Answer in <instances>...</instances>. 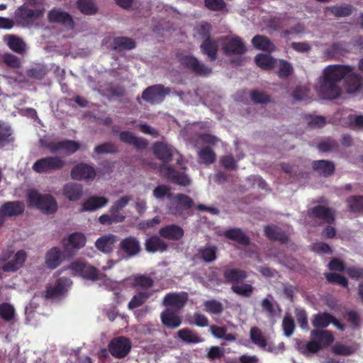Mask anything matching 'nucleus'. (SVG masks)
I'll return each mask as SVG.
<instances>
[{"label": "nucleus", "mask_w": 363, "mask_h": 363, "mask_svg": "<svg viewBox=\"0 0 363 363\" xmlns=\"http://www.w3.org/2000/svg\"><path fill=\"white\" fill-rule=\"evenodd\" d=\"M27 197L30 206L35 207L43 213L51 214L57 211V201L50 194L42 195L36 190L32 189L28 192Z\"/></svg>", "instance_id": "obj_1"}, {"label": "nucleus", "mask_w": 363, "mask_h": 363, "mask_svg": "<svg viewBox=\"0 0 363 363\" xmlns=\"http://www.w3.org/2000/svg\"><path fill=\"white\" fill-rule=\"evenodd\" d=\"M264 232L266 237L272 241H278L282 244H286L289 242V235L276 225H266Z\"/></svg>", "instance_id": "obj_23"}, {"label": "nucleus", "mask_w": 363, "mask_h": 363, "mask_svg": "<svg viewBox=\"0 0 363 363\" xmlns=\"http://www.w3.org/2000/svg\"><path fill=\"white\" fill-rule=\"evenodd\" d=\"M199 159L206 165L211 164L216 160V152L208 146L203 147L198 153Z\"/></svg>", "instance_id": "obj_51"}, {"label": "nucleus", "mask_w": 363, "mask_h": 363, "mask_svg": "<svg viewBox=\"0 0 363 363\" xmlns=\"http://www.w3.org/2000/svg\"><path fill=\"white\" fill-rule=\"evenodd\" d=\"M242 284L239 285H235L233 284L231 286V290L236 294L238 296L245 297V298H249L252 296L253 291H254V287L247 283H242Z\"/></svg>", "instance_id": "obj_52"}, {"label": "nucleus", "mask_w": 363, "mask_h": 363, "mask_svg": "<svg viewBox=\"0 0 363 363\" xmlns=\"http://www.w3.org/2000/svg\"><path fill=\"white\" fill-rule=\"evenodd\" d=\"M108 348L110 354L113 357L122 359L129 354L132 348V344L128 337L119 336L113 338L110 341Z\"/></svg>", "instance_id": "obj_7"}, {"label": "nucleus", "mask_w": 363, "mask_h": 363, "mask_svg": "<svg viewBox=\"0 0 363 363\" xmlns=\"http://www.w3.org/2000/svg\"><path fill=\"white\" fill-rule=\"evenodd\" d=\"M162 325L168 329H176L182 323V318L172 308H166L160 314Z\"/></svg>", "instance_id": "obj_20"}, {"label": "nucleus", "mask_w": 363, "mask_h": 363, "mask_svg": "<svg viewBox=\"0 0 363 363\" xmlns=\"http://www.w3.org/2000/svg\"><path fill=\"white\" fill-rule=\"evenodd\" d=\"M124 215H118L113 213L103 214L99 218V222L102 225H111L113 223H122L125 220Z\"/></svg>", "instance_id": "obj_58"}, {"label": "nucleus", "mask_w": 363, "mask_h": 363, "mask_svg": "<svg viewBox=\"0 0 363 363\" xmlns=\"http://www.w3.org/2000/svg\"><path fill=\"white\" fill-rule=\"evenodd\" d=\"M201 52L206 55L211 62H213L218 58V42L212 38H206L200 45Z\"/></svg>", "instance_id": "obj_24"}, {"label": "nucleus", "mask_w": 363, "mask_h": 363, "mask_svg": "<svg viewBox=\"0 0 363 363\" xmlns=\"http://www.w3.org/2000/svg\"><path fill=\"white\" fill-rule=\"evenodd\" d=\"M116 242V236L113 234H108L99 238L95 245L99 250L107 254L112 252Z\"/></svg>", "instance_id": "obj_35"}, {"label": "nucleus", "mask_w": 363, "mask_h": 363, "mask_svg": "<svg viewBox=\"0 0 363 363\" xmlns=\"http://www.w3.org/2000/svg\"><path fill=\"white\" fill-rule=\"evenodd\" d=\"M12 130L9 125L0 122V147H4L13 140Z\"/></svg>", "instance_id": "obj_54"}, {"label": "nucleus", "mask_w": 363, "mask_h": 363, "mask_svg": "<svg viewBox=\"0 0 363 363\" xmlns=\"http://www.w3.org/2000/svg\"><path fill=\"white\" fill-rule=\"evenodd\" d=\"M118 248L127 257H133L138 255L142 250L139 240L132 235L122 239L119 243Z\"/></svg>", "instance_id": "obj_14"}, {"label": "nucleus", "mask_w": 363, "mask_h": 363, "mask_svg": "<svg viewBox=\"0 0 363 363\" xmlns=\"http://www.w3.org/2000/svg\"><path fill=\"white\" fill-rule=\"evenodd\" d=\"M256 65L263 70H272L277 60L268 54H257L255 58Z\"/></svg>", "instance_id": "obj_46"}, {"label": "nucleus", "mask_w": 363, "mask_h": 363, "mask_svg": "<svg viewBox=\"0 0 363 363\" xmlns=\"http://www.w3.org/2000/svg\"><path fill=\"white\" fill-rule=\"evenodd\" d=\"M48 21L50 23L62 24L70 29H74V21L72 16L66 11H60L58 9H52L48 15Z\"/></svg>", "instance_id": "obj_18"}, {"label": "nucleus", "mask_w": 363, "mask_h": 363, "mask_svg": "<svg viewBox=\"0 0 363 363\" xmlns=\"http://www.w3.org/2000/svg\"><path fill=\"white\" fill-rule=\"evenodd\" d=\"M223 50L226 55H242L247 50L242 39L238 36H234L226 38L223 45Z\"/></svg>", "instance_id": "obj_17"}, {"label": "nucleus", "mask_w": 363, "mask_h": 363, "mask_svg": "<svg viewBox=\"0 0 363 363\" xmlns=\"http://www.w3.org/2000/svg\"><path fill=\"white\" fill-rule=\"evenodd\" d=\"M223 276L225 282L232 284L233 286L243 282L247 277V273L243 269L225 267L223 269Z\"/></svg>", "instance_id": "obj_19"}, {"label": "nucleus", "mask_w": 363, "mask_h": 363, "mask_svg": "<svg viewBox=\"0 0 363 363\" xmlns=\"http://www.w3.org/2000/svg\"><path fill=\"white\" fill-rule=\"evenodd\" d=\"M15 316V309L9 303L0 304V318L6 322H11Z\"/></svg>", "instance_id": "obj_55"}, {"label": "nucleus", "mask_w": 363, "mask_h": 363, "mask_svg": "<svg viewBox=\"0 0 363 363\" xmlns=\"http://www.w3.org/2000/svg\"><path fill=\"white\" fill-rule=\"evenodd\" d=\"M179 61L183 67L188 69L196 76L206 77L213 72L211 67L201 62L193 55H184L180 57Z\"/></svg>", "instance_id": "obj_6"}, {"label": "nucleus", "mask_w": 363, "mask_h": 363, "mask_svg": "<svg viewBox=\"0 0 363 363\" xmlns=\"http://www.w3.org/2000/svg\"><path fill=\"white\" fill-rule=\"evenodd\" d=\"M172 199L169 211L172 214L175 216L189 214V211L194 206V200L184 194H177L173 196Z\"/></svg>", "instance_id": "obj_4"}, {"label": "nucleus", "mask_w": 363, "mask_h": 363, "mask_svg": "<svg viewBox=\"0 0 363 363\" xmlns=\"http://www.w3.org/2000/svg\"><path fill=\"white\" fill-rule=\"evenodd\" d=\"M159 235L163 238L177 241L184 237V232L180 226L171 224L161 228L159 230Z\"/></svg>", "instance_id": "obj_27"}, {"label": "nucleus", "mask_w": 363, "mask_h": 363, "mask_svg": "<svg viewBox=\"0 0 363 363\" xmlns=\"http://www.w3.org/2000/svg\"><path fill=\"white\" fill-rule=\"evenodd\" d=\"M188 301L186 292L169 293L165 295L163 299V305L172 307L174 311H179L184 307Z\"/></svg>", "instance_id": "obj_16"}, {"label": "nucleus", "mask_w": 363, "mask_h": 363, "mask_svg": "<svg viewBox=\"0 0 363 363\" xmlns=\"http://www.w3.org/2000/svg\"><path fill=\"white\" fill-rule=\"evenodd\" d=\"M4 40L7 43L9 48L13 52L19 54L25 52L26 44L21 38L10 34L4 36Z\"/></svg>", "instance_id": "obj_41"}, {"label": "nucleus", "mask_w": 363, "mask_h": 363, "mask_svg": "<svg viewBox=\"0 0 363 363\" xmlns=\"http://www.w3.org/2000/svg\"><path fill=\"white\" fill-rule=\"evenodd\" d=\"M332 352L336 355L348 356L355 352V348L352 346L337 342L332 347Z\"/></svg>", "instance_id": "obj_63"}, {"label": "nucleus", "mask_w": 363, "mask_h": 363, "mask_svg": "<svg viewBox=\"0 0 363 363\" xmlns=\"http://www.w3.org/2000/svg\"><path fill=\"white\" fill-rule=\"evenodd\" d=\"M135 47V41L129 37H116L113 40V50H128L134 49Z\"/></svg>", "instance_id": "obj_39"}, {"label": "nucleus", "mask_w": 363, "mask_h": 363, "mask_svg": "<svg viewBox=\"0 0 363 363\" xmlns=\"http://www.w3.org/2000/svg\"><path fill=\"white\" fill-rule=\"evenodd\" d=\"M77 7L84 15L93 16L98 12V6L94 0H77Z\"/></svg>", "instance_id": "obj_45"}, {"label": "nucleus", "mask_w": 363, "mask_h": 363, "mask_svg": "<svg viewBox=\"0 0 363 363\" xmlns=\"http://www.w3.org/2000/svg\"><path fill=\"white\" fill-rule=\"evenodd\" d=\"M133 284L135 286H140L143 291H146L153 286L154 281L150 277L144 274H138L134 277Z\"/></svg>", "instance_id": "obj_57"}, {"label": "nucleus", "mask_w": 363, "mask_h": 363, "mask_svg": "<svg viewBox=\"0 0 363 363\" xmlns=\"http://www.w3.org/2000/svg\"><path fill=\"white\" fill-rule=\"evenodd\" d=\"M253 46L260 50L272 52L274 50V45L264 35H257L252 39Z\"/></svg>", "instance_id": "obj_44"}, {"label": "nucleus", "mask_w": 363, "mask_h": 363, "mask_svg": "<svg viewBox=\"0 0 363 363\" xmlns=\"http://www.w3.org/2000/svg\"><path fill=\"white\" fill-rule=\"evenodd\" d=\"M335 170V166L333 162L319 160V175L325 177L333 175Z\"/></svg>", "instance_id": "obj_56"}, {"label": "nucleus", "mask_w": 363, "mask_h": 363, "mask_svg": "<svg viewBox=\"0 0 363 363\" xmlns=\"http://www.w3.org/2000/svg\"><path fill=\"white\" fill-rule=\"evenodd\" d=\"M345 82L346 91L349 94L357 93L363 87L362 77L353 71L347 76Z\"/></svg>", "instance_id": "obj_30"}, {"label": "nucleus", "mask_w": 363, "mask_h": 363, "mask_svg": "<svg viewBox=\"0 0 363 363\" xmlns=\"http://www.w3.org/2000/svg\"><path fill=\"white\" fill-rule=\"evenodd\" d=\"M223 235L226 238L235 241L244 246H247L250 243V238L246 235L240 228H235L226 230L223 233Z\"/></svg>", "instance_id": "obj_33"}, {"label": "nucleus", "mask_w": 363, "mask_h": 363, "mask_svg": "<svg viewBox=\"0 0 363 363\" xmlns=\"http://www.w3.org/2000/svg\"><path fill=\"white\" fill-rule=\"evenodd\" d=\"M346 202L350 212H363V196H351L347 198Z\"/></svg>", "instance_id": "obj_49"}, {"label": "nucleus", "mask_w": 363, "mask_h": 363, "mask_svg": "<svg viewBox=\"0 0 363 363\" xmlns=\"http://www.w3.org/2000/svg\"><path fill=\"white\" fill-rule=\"evenodd\" d=\"M218 248L216 245L206 244L198 250L197 256L206 263H211L217 259Z\"/></svg>", "instance_id": "obj_36"}, {"label": "nucleus", "mask_w": 363, "mask_h": 363, "mask_svg": "<svg viewBox=\"0 0 363 363\" xmlns=\"http://www.w3.org/2000/svg\"><path fill=\"white\" fill-rule=\"evenodd\" d=\"M0 207L6 217H13L21 215L25 210L23 203L19 201H6Z\"/></svg>", "instance_id": "obj_31"}, {"label": "nucleus", "mask_w": 363, "mask_h": 363, "mask_svg": "<svg viewBox=\"0 0 363 363\" xmlns=\"http://www.w3.org/2000/svg\"><path fill=\"white\" fill-rule=\"evenodd\" d=\"M160 172L162 177L173 184L183 186H187L190 184L191 181L185 173L180 172L171 166L161 165Z\"/></svg>", "instance_id": "obj_11"}, {"label": "nucleus", "mask_w": 363, "mask_h": 363, "mask_svg": "<svg viewBox=\"0 0 363 363\" xmlns=\"http://www.w3.org/2000/svg\"><path fill=\"white\" fill-rule=\"evenodd\" d=\"M64 196L69 201H78L82 196V186L77 183H67L62 189Z\"/></svg>", "instance_id": "obj_34"}, {"label": "nucleus", "mask_w": 363, "mask_h": 363, "mask_svg": "<svg viewBox=\"0 0 363 363\" xmlns=\"http://www.w3.org/2000/svg\"><path fill=\"white\" fill-rule=\"evenodd\" d=\"M167 244L159 236L154 235L147 238L145 242V249L150 253L164 252L167 250Z\"/></svg>", "instance_id": "obj_29"}, {"label": "nucleus", "mask_w": 363, "mask_h": 363, "mask_svg": "<svg viewBox=\"0 0 363 363\" xmlns=\"http://www.w3.org/2000/svg\"><path fill=\"white\" fill-rule=\"evenodd\" d=\"M152 293L147 291H140L131 298L128 304V308L130 310L135 309L143 304L150 297Z\"/></svg>", "instance_id": "obj_48"}, {"label": "nucleus", "mask_w": 363, "mask_h": 363, "mask_svg": "<svg viewBox=\"0 0 363 363\" xmlns=\"http://www.w3.org/2000/svg\"><path fill=\"white\" fill-rule=\"evenodd\" d=\"M26 252L23 250H18L14 255L12 260L4 265L5 271H16L24 264L26 259Z\"/></svg>", "instance_id": "obj_42"}, {"label": "nucleus", "mask_w": 363, "mask_h": 363, "mask_svg": "<svg viewBox=\"0 0 363 363\" xmlns=\"http://www.w3.org/2000/svg\"><path fill=\"white\" fill-rule=\"evenodd\" d=\"M177 336L183 342L186 343H199L202 338L194 331L189 328H183L177 332Z\"/></svg>", "instance_id": "obj_47"}, {"label": "nucleus", "mask_w": 363, "mask_h": 363, "mask_svg": "<svg viewBox=\"0 0 363 363\" xmlns=\"http://www.w3.org/2000/svg\"><path fill=\"white\" fill-rule=\"evenodd\" d=\"M44 9H32L23 4L18 7L14 12V21L16 25L22 27H29L35 21L43 16Z\"/></svg>", "instance_id": "obj_2"}, {"label": "nucleus", "mask_w": 363, "mask_h": 363, "mask_svg": "<svg viewBox=\"0 0 363 363\" xmlns=\"http://www.w3.org/2000/svg\"><path fill=\"white\" fill-rule=\"evenodd\" d=\"M95 169L86 163H79L71 170L70 176L74 180H93L96 177Z\"/></svg>", "instance_id": "obj_15"}, {"label": "nucleus", "mask_w": 363, "mask_h": 363, "mask_svg": "<svg viewBox=\"0 0 363 363\" xmlns=\"http://www.w3.org/2000/svg\"><path fill=\"white\" fill-rule=\"evenodd\" d=\"M312 324L314 327L311 332L313 340L308 342L301 340H296L297 350L305 355H310L318 352V314L313 315Z\"/></svg>", "instance_id": "obj_8"}, {"label": "nucleus", "mask_w": 363, "mask_h": 363, "mask_svg": "<svg viewBox=\"0 0 363 363\" xmlns=\"http://www.w3.org/2000/svg\"><path fill=\"white\" fill-rule=\"evenodd\" d=\"M45 147L52 154L60 150H63L67 155H70L79 149L80 145L74 140H64L58 142L48 143Z\"/></svg>", "instance_id": "obj_13"}, {"label": "nucleus", "mask_w": 363, "mask_h": 363, "mask_svg": "<svg viewBox=\"0 0 363 363\" xmlns=\"http://www.w3.org/2000/svg\"><path fill=\"white\" fill-rule=\"evenodd\" d=\"M336 212L335 210L319 205V220L326 224L331 225L335 220Z\"/></svg>", "instance_id": "obj_50"}, {"label": "nucleus", "mask_w": 363, "mask_h": 363, "mask_svg": "<svg viewBox=\"0 0 363 363\" xmlns=\"http://www.w3.org/2000/svg\"><path fill=\"white\" fill-rule=\"evenodd\" d=\"M330 323H333L338 330L344 331L345 325L341 323L337 318L329 313H319V328H324L328 327Z\"/></svg>", "instance_id": "obj_40"}, {"label": "nucleus", "mask_w": 363, "mask_h": 363, "mask_svg": "<svg viewBox=\"0 0 363 363\" xmlns=\"http://www.w3.org/2000/svg\"><path fill=\"white\" fill-rule=\"evenodd\" d=\"M354 70V67L350 65H333L328 66L323 71L324 78L328 81H333L337 83Z\"/></svg>", "instance_id": "obj_12"}, {"label": "nucleus", "mask_w": 363, "mask_h": 363, "mask_svg": "<svg viewBox=\"0 0 363 363\" xmlns=\"http://www.w3.org/2000/svg\"><path fill=\"white\" fill-rule=\"evenodd\" d=\"M250 99L255 104H266L270 101L271 97L263 91L252 90L250 92Z\"/></svg>", "instance_id": "obj_62"}, {"label": "nucleus", "mask_w": 363, "mask_h": 363, "mask_svg": "<svg viewBox=\"0 0 363 363\" xmlns=\"http://www.w3.org/2000/svg\"><path fill=\"white\" fill-rule=\"evenodd\" d=\"M48 69L46 66L38 65L27 70V75L33 79L41 80L48 74Z\"/></svg>", "instance_id": "obj_59"}, {"label": "nucleus", "mask_w": 363, "mask_h": 363, "mask_svg": "<svg viewBox=\"0 0 363 363\" xmlns=\"http://www.w3.org/2000/svg\"><path fill=\"white\" fill-rule=\"evenodd\" d=\"M169 94V88H165L162 84H155L148 86L143 91L142 99L151 104H159Z\"/></svg>", "instance_id": "obj_10"}, {"label": "nucleus", "mask_w": 363, "mask_h": 363, "mask_svg": "<svg viewBox=\"0 0 363 363\" xmlns=\"http://www.w3.org/2000/svg\"><path fill=\"white\" fill-rule=\"evenodd\" d=\"M108 203V199L104 196H92L82 203L80 212L94 211L105 206Z\"/></svg>", "instance_id": "obj_25"}, {"label": "nucleus", "mask_w": 363, "mask_h": 363, "mask_svg": "<svg viewBox=\"0 0 363 363\" xmlns=\"http://www.w3.org/2000/svg\"><path fill=\"white\" fill-rule=\"evenodd\" d=\"M155 155L162 160L164 164L172 161L173 157V147L164 142H155L152 146Z\"/></svg>", "instance_id": "obj_22"}, {"label": "nucleus", "mask_w": 363, "mask_h": 363, "mask_svg": "<svg viewBox=\"0 0 363 363\" xmlns=\"http://www.w3.org/2000/svg\"><path fill=\"white\" fill-rule=\"evenodd\" d=\"M347 52L348 50L346 43L344 42H337L334 43L328 48L325 50L324 55L326 57L333 59L336 58L340 55H342Z\"/></svg>", "instance_id": "obj_43"}, {"label": "nucleus", "mask_w": 363, "mask_h": 363, "mask_svg": "<svg viewBox=\"0 0 363 363\" xmlns=\"http://www.w3.org/2000/svg\"><path fill=\"white\" fill-rule=\"evenodd\" d=\"M73 274L79 275L84 279L97 281L101 279L100 272L95 267L82 261L72 262L67 267Z\"/></svg>", "instance_id": "obj_5"}, {"label": "nucleus", "mask_w": 363, "mask_h": 363, "mask_svg": "<svg viewBox=\"0 0 363 363\" xmlns=\"http://www.w3.org/2000/svg\"><path fill=\"white\" fill-rule=\"evenodd\" d=\"M72 281L66 277L57 279L55 284H48L43 292V296L46 299H53L63 296L68 290Z\"/></svg>", "instance_id": "obj_9"}, {"label": "nucleus", "mask_w": 363, "mask_h": 363, "mask_svg": "<svg viewBox=\"0 0 363 363\" xmlns=\"http://www.w3.org/2000/svg\"><path fill=\"white\" fill-rule=\"evenodd\" d=\"M119 139L125 143L133 145L138 150H144L147 147L146 139L137 137L130 131H121L119 133Z\"/></svg>", "instance_id": "obj_26"}, {"label": "nucleus", "mask_w": 363, "mask_h": 363, "mask_svg": "<svg viewBox=\"0 0 363 363\" xmlns=\"http://www.w3.org/2000/svg\"><path fill=\"white\" fill-rule=\"evenodd\" d=\"M118 152L117 146L111 142L104 143L94 147V152L97 155L113 154Z\"/></svg>", "instance_id": "obj_61"}, {"label": "nucleus", "mask_w": 363, "mask_h": 363, "mask_svg": "<svg viewBox=\"0 0 363 363\" xmlns=\"http://www.w3.org/2000/svg\"><path fill=\"white\" fill-rule=\"evenodd\" d=\"M326 10L330 11L335 17L342 18L351 16L355 10V8L351 4L342 3L327 7Z\"/></svg>", "instance_id": "obj_37"}, {"label": "nucleus", "mask_w": 363, "mask_h": 363, "mask_svg": "<svg viewBox=\"0 0 363 363\" xmlns=\"http://www.w3.org/2000/svg\"><path fill=\"white\" fill-rule=\"evenodd\" d=\"M203 306L204 310L210 314L220 315L224 310L222 303L215 299L205 301Z\"/></svg>", "instance_id": "obj_53"}, {"label": "nucleus", "mask_w": 363, "mask_h": 363, "mask_svg": "<svg viewBox=\"0 0 363 363\" xmlns=\"http://www.w3.org/2000/svg\"><path fill=\"white\" fill-rule=\"evenodd\" d=\"M86 239L82 233H74L69 235L66 242H64L65 250L70 248L80 249L86 244Z\"/></svg>", "instance_id": "obj_38"}, {"label": "nucleus", "mask_w": 363, "mask_h": 363, "mask_svg": "<svg viewBox=\"0 0 363 363\" xmlns=\"http://www.w3.org/2000/svg\"><path fill=\"white\" fill-rule=\"evenodd\" d=\"M334 340V335L331 331L319 329V350L330 345Z\"/></svg>", "instance_id": "obj_60"}, {"label": "nucleus", "mask_w": 363, "mask_h": 363, "mask_svg": "<svg viewBox=\"0 0 363 363\" xmlns=\"http://www.w3.org/2000/svg\"><path fill=\"white\" fill-rule=\"evenodd\" d=\"M66 165V162L59 156H48L36 160L32 169L38 174H49L61 170Z\"/></svg>", "instance_id": "obj_3"}, {"label": "nucleus", "mask_w": 363, "mask_h": 363, "mask_svg": "<svg viewBox=\"0 0 363 363\" xmlns=\"http://www.w3.org/2000/svg\"><path fill=\"white\" fill-rule=\"evenodd\" d=\"M250 337L251 341L262 350L272 352L274 347L267 344L266 337L258 327H252L250 330Z\"/></svg>", "instance_id": "obj_28"}, {"label": "nucleus", "mask_w": 363, "mask_h": 363, "mask_svg": "<svg viewBox=\"0 0 363 363\" xmlns=\"http://www.w3.org/2000/svg\"><path fill=\"white\" fill-rule=\"evenodd\" d=\"M293 72V67L289 62L284 60L279 61V69L277 74L281 79L288 78Z\"/></svg>", "instance_id": "obj_64"}, {"label": "nucleus", "mask_w": 363, "mask_h": 363, "mask_svg": "<svg viewBox=\"0 0 363 363\" xmlns=\"http://www.w3.org/2000/svg\"><path fill=\"white\" fill-rule=\"evenodd\" d=\"M62 260V253L60 249L57 247H52L45 254V263L50 269L57 268L61 264Z\"/></svg>", "instance_id": "obj_32"}, {"label": "nucleus", "mask_w": 363, "mask_h": 363, "mask_svg": "<svg viewBox=\"0 0 363 363\" xmlns=\"http://www.w3.org/2000/svg\"><path fill=\"white\" fill-rule=\"evenodd\" d=\"M341 93V89L337 82L328 81L324 78V82L319 89V97L326 99H335L338 98Z\"/></svg>", "instance_id": "obj_21"}]
</instances>
